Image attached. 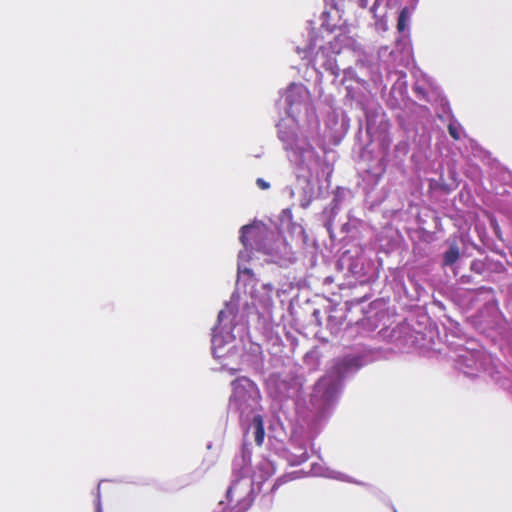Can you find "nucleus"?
Instances as JSON below:
<instances>
[{"instance_id": "nucleus-1", "label": "nucleus", "mask_w": 512, "mask_h": 512, "mask_svg": "<svg viewBox=\"0 0 512 512\" xmlns=\"http://www.w3.org/2000/svg\"><path fill=\"white\" fill-rule=\"evenodd\" d=\"M282 99L287 118L278 123V135L285 149L290 151L291 161L298 166V178L310 183L313 179L328 177L331 168L307 142L308 138L318 136L320 128L310 91L304 84L293 82L283 91Z\"/></svg>"}, {"instance_id": "nucleus-2", "label": "nucleus", "mask_w": 512, "mask_h": 512, "mask_svg": "<svg viewBox=\"0 0 512 512\" xmlns=\"http://www.w3.org/2000/svg\"><path fill=\"white\" fill-rule=\"evenodd\" d=\"M325 32L326 36L313 32L309 44L304 48L297 47V52L303 59H307L318 73L324 70L337 77L340 70L335 55L343 49L355 51L358 45L355 39L344 32L337 35H332L327 30Z\"/></svg>"}, {"instance_id": "nucleus-3", "label": "nucleus", "mask_w": 512, "mask_h": 512, "mask_svg": "<svg viewBox=\"0 0 512 512\" xmlns=\"http://www.w3.org/2000/svg\"><path fill=\"white\" fill-rule=\"evenodd\" d=\"M361 366L358 356H347L336 365V375L321 378L314 387L311 402L319 412H325L336 401L340 390V378L357 370Z\"/></svg>"}, {"instance_id": "nucleus-4", "label": "nucleus", "mask_w": 512, "mask_h": 512, "mask_svg": "<svg viewBox=\"0 0 512 512\" xmlns=\"http://www.w3.org/2000/svg\"><path fill=\"white\" fill-rule=\"evenodd\" d=\"M297 228L301 229L300 226L293 223L290 209L282 210L273 229H268L265 224L258 221V251L270 255L272 261H276L277 257L287 255L289 246L282 234L284 232L294 233Z\"/></svg>"}, {"instance_id": "nucleus-5", "label": "nucleus", "mask_w": 512, "mask_h": 512, "mask_svg": "<svg viewBox=\"0 0 512 512\" xmlns=\"http://www.w3.org/2000/svg\"><path fill=\"white\" fill-rule=\"evenodd\" d=\"M233 386V400L237 403L241 411L242 425L246 430V434L253 428V434L256 437V414L251 411V415L245 417L246 403L251 398V393L255 390L252 380L246 377L237 378L232 382Z\"/></svg>"}, {"instance_id": "nucleus-6", "label": "nucleus", "mask_w": 512, "mask_h": 512, "mask_svg": "<svg viewBox=\"0 0 512 512\" xmlns=\"http://www.w3.org/2000/svg\"><path fill=\"white\" fill-rule=\"evenodd\" d=\"M457 363L464 374L473 376L478 371H488L492 357L483 350H465L458 355Z\"/></svg>"}, {"instance_id": "nucleus-7", "label": "nucleus", "mask_w": 512, "mask_h": 512, "mask_svg": "<svg viewBox=\"0 0 512 512\" xmlns=\"http://www.w3.org/2000/svg\"><path fill=\"white\" fill-rule=\"evenodd\" d=\"M310 473L313 476L325 477V478L335 479L338 481L355 483L358 485L363 484L361 482L353 480L352 478H350L349 476H347L344 473H341V472L335 471L329 467H326L323 463H313Z\"/></svg>"}, {"instance_id": "nucleus-8", "label": "nucleus", "mask_w": 512, "mask_h": 512, "mask_svg": "<svg viewBox=\"0 0 512 512\" xmlns=\"http://www.w3.org/2000/svg\"><path fill=\"white\" fill-rule=\"evenodd\" d=\"M460 252L457 244L452 243L449 249L444 253L443 263L446 266L453 265L459 258Z\"/></svg>"}, {"instance_id": "nucleus-9", "label": "nucleus", "mask_w": 512, "mask_h": 512, "mask_svg": "<svg viewBox=\"0 0 512 512\" xmlns=\"http://www.w3.org/2000/svg\"><path fill=\"white\" fill-rule=\"evenodd\" d=\"M295 450L290 452L289 461L292 465H300L307 460V451L303 447L295 448Z\"/></svg>"}, {"instance_id": "nucleus-10", "label": "nucleus", "mask_w": 512, "mask_h": 512, "mask_svg": "<svg viewBox=\"0 0 512 512\" xmlns=\"http://www.w3.org/2000/svg\"><path fill=\"white\" fill-rule=\"evenodd\" d=\"M254 223L255 221H253L251 224L244 225L241 228L240 241L247 250L249 248L252 249V243L248 240V234H250L255 229Z\"/></svg>"}, {"instance_id": "nucleus-11", "label": "nucleus", "mask_w": 512, "mask_h": 512, "mask_svg": "<svg viewBox=\"0 0 512 512\" xmlns=\"http://www.w3.org/2000/svg\"><path fill=\"white\" fill-rule=\"evenodd\" d=\"M230 316V311H227V310H221L219 313H218V319H217V325L213 328V336H212V345L213 346H216L218 342H220V339L217 335V331L220 329V326L222 324V322L224 321V319L226 318H229Z\"/></svg>"}, {"instance_id": "nucleus-12", "label": "nucleus", "mask_w": 512, "mask_h": 512, "mask_svg": "<svg viewBox=\"0 0 512 512\" xmlns=\"http://www.w3.org/2000/svg\"><path fill=\"white\" fill-rule=\"evenodd\" d=\"M261 471L263 472V476L264 478H268L270 476H272L275 471H276V468L273 464L272 461L270 460H264L260 466H258V472Z\"/></svg>"}, {"instance_id": "nucleus-13", "label": "nucleus", "mask_w": 512, "mask_h": 512, "mask_svg": "<svg viewBox=\"0 0 512 512\" xmlns=\"http://www.w3.org/2000/svg\"><path fill=\"white\" fill-rule=\"evenodd\" d=\"M448 131L455 140H459L463 134L462 127L457 122H451L448 126Z\"/></svg>"}, {"instance_id": "nucleus-14", "label": "nucleus", "mask_w": 512, "mask_h": 512, "mask_svg": "<svg viewBox=\"0 0 512 512\" xmlns=\"http://www.w3.org/2000/svg\"><path fill=\"white\" fill-rule=\"evenodd\" d=\"M252 447L251 445H248L246 441L243 443L242 447V457L244 461H247L249 464L252 462Z\"/></svg>"}, {"instance_id": "nucleus-15", "label": "nucleus", "mask_w": 512, "mask_h": 512, "mask_svg": "<svg viewBox=\"0 0 512 512\" xmlns=\"http://www.w3.org/2000/svg\"><path fill=\"white\" fill-rule=\"evenodd\" d=\"M343 73H344V77H343L342 81H343V83L346 84V89L349 90L350 89V85L347 84V83H348L349 80L354 79L355 73H354V71L352 69H345L343 71Z\"/></svg>"}, {"instance_id": "nucleus-16", "label": "nucleus", "mask_w": 512, "mask_h": 512, "mask_svg": "<svg viewBox=\"0 0 512 512\" xmlns=\"http://www.w3.org/2000/svg\"><path fill=\"white\" fill-rule=\"evenodd\" d=\"M327 5H330L337 12L343 8L344 0H324Z\"/></svg>"}, {"instance_id": "nucleus-17", "label": "nucleus", "mask_w": 512, "mask_h": 512, "mask_svg": "<svg viewBox=\"0 0 512 512\" xmlns=\"http://www.w3.org/2000/svg\"><path fill=\"white\" fill-rule=\"evenodd\" d=\"M95 511H96V512H103V511H102L101 495H100V489H99V487L97 488V493H96V499H95Z\"/></svg>"}, {"instance_id": "nucleus-18", "label": "nucleus", "mask_w": 512, "mask_h": 512, "mask_svg": "<svg viewBox=\"0 0 512 512\" xmlns=\"http://www.w3.org/2000/svg\"><path fill=\"white\" fill-rule=\"evenodd\" d=\"M257 434H258V445L262 442L263 440V437H264V430L262 428V423H261V420L258 418V431H257Z\"/></svg>"}, {"instance_id": "nucleus-19", "label": "nucleus", "mask_w": 512, "mask_h": 512, "mask_svg": "<svg viewBox=\"0 0 512 512\" xmlns=\"http://www.w3.org/2000/svg\"><path fill=\"white\" fill-rule=\"evenodd\" d=\"M258 187L261 189H268L270 185L268 182L258 178Z\"/></svg>"}, {"instance_id": "nucleus-20", "label": "nucleus", "mask_w": 512, "mask_h": 512, "mask_svg": "<svg viewBox=\"0 0 512 512\" xmlns=\"http://www.w3.org/2000/svg\"><path fill=\"white\" fill-rule=\"evenodd\" d=\"M398 28L399 30H403L404 29V17H403V13L400 15L399 17V21H398Z\"/></svg>"}, {"instance_id": "nucleus-21", "label": "nucleus", "mask_w": 512, "mask_h": 512, "mask_svg": "<svg viewBox=\"0 0 512 512\" xmlns=\"http://www.w3.org/2000/svg\"><path fill=\"white\" fill-rule=\"evenodd\" d=\"M239 273H240V274H242V273H243V274H249V275H252V271H251V270H249V269H243V270H241V269L239 268Z\"/></svg>"}, {"instance_id": "nucleus-22", "label": "nucleus", "mask_w": 512, "mask_h": 512, "mask_svg": "<svg viewBox=\"0 0 512 512\" xmlns=\"http://www.w3.org/2000/svg\"><path fill=\"white\" fill-rule=\"evenodd\" d=\"M360 5H361L362 7H365V6H366V0H361Z\"/></svg>"}, {"instance_id": "nucleus-23", "label": "nucleus", "mask_w": 512, "mask_h": 512, "mask_svg": "<svg viewBox=\"0 0 512 512\" xmlns=\"http://www.w3.org/2000/svg\"><path fill=\"white\" fill-rule=\"evenodd\" d=\"M292 394L290 392L286 393V396L290 397Z\"/></svg>"}, {"instance_id": "nucleus-24", "label": "nucleus", "mask_w": 512, "mask_h": 512, "mask_svg": "<svg viewBox=\"0 0 512 512\" xmlns=\"http://www.w3.org/2000/svg\"><path fill=\"white\" fill-rule=\"evenodd\" d=\"M394 512H397V510H394Z\"/></svg>"}]
</instances>
